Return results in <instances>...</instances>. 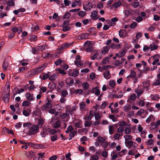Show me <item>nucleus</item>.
Wrapping results in <instances>:
<instances>
[{"instance_id":"nucleus-1","label":"nucleus","mask_w":160,"mask_h":160,"mask_svg":"<svg viewBox=\"0 0 160 160\" xmlns=\"http://www.w3.org/2000/svg\"><path fill=\"white\" fill-rule=\"evenodd\" d=\"M160 58V56L159 54H155L149 58L148 60V62L150 64H151L152 61H153L152 63V64L153 65H156L157 63L159 62Z\"/></svg>"},{"instance_id":"nucleus-2","label":"nucleus","mask_w":160,"mask_h":160,"mask_svg":"<svg viewBox=\"0 0 160 160\" xmlns=\"http://www.w3.org/2000/svg\"><path fill=\"white\" fill-rule=\"evenodd\" d=\"M47 65L48 64L47 63H43L33 69L32 72L34 74L40 73L47 66Z\"/></svg>"},{"instance_id":"nucleus-3","label":"nucleus","mask_w":160,"mask_h":160,"mask_svg":"<svg viewBox=\"0 0 160 160\" xmlns=\"http://www.w3.org/2000/svg\"><path fill=\"white\" fill-rule=\"evenodd\" d=\"M39 128L38 125H34L31 127L29 131V133L30 135L35 134L38 132Z\"/></svg>"},{"instance_id":"nucleus-4","label":"nucleus","mask_w":160,"mask_h":160,"mask_svg":"<svg viewBox=\"0 0 160 160\" xmlns=\"http://www.w3.org/2000/svg\"><path fill=\"white\" fill-rule=\"evenodd\" d=\"M51 102V100L47 99L45 102V104L42 107V109L44 111H46L50 108H51L52 106Z\"/></svg>"},{"instance_id":"nucleus-5","label":"nucleus","mask_w":160,"mask_h":160,"mask_svg":"<svg viewBox=\"0 0 160 160\" xmlns=\"http://www.w3.org/2000/svg\"><path fill=\"white\" fill-rule=\"evenodd\" d=\"M125 143L126 146L128 148H137L138 146V144L135 142H133L132 140L128 141H125Z\"/></svg>"},{"instance_id":"nucleus-6","label":"nucleus","mask_w":160,"mask_h":160,"mask_svg":"<svg viewBox=\"0 0 160 160\" xmlns=\"http://www.w3.org/2000/svg\"><path fill=\"white\" fill-rule=\"evenodd\" d=\"M49 132V127L48 126H44L42 127L41 132L40 135L42 138H45Z\"/></svg>"},{"instance_id":"nucleus-7","label":"nucleus","mask_w":160,"mask_h":160,"mask_svg":"<svg viewBox=\"0 0 160 160\" xmlns=\"http://www.w3.org/2000/svg\"><path fill=\"white\" fill-rule=\"evenodd\" d=\"M84 45L87 52L91 51L93 50L92 45L90 41H87L84 43Z\"/></svg>"},{"instance_id":"nucleus-8","label":"nucleus","mask_w":160,"mask_h":160,"mask_svg":"<svg viewBox=\"0 0 160 160\" xmlns=\"http://www.w3.org/2000/svg\"><path fill=\"white\" fill-rule=\"evenodd\" d=\"M25 97L26 99L29 101H34L35 98L33 96V94L30 92H27L25 94Z\"/></svg>"},{"instance_id":"nucleus-9","label":"nucleus","mask_w":160,"mask_h":160,"mask_svg":"<svg viewBox=\"0 0 160 160\" xmlns=\"http://www.w3.org/2000/svg\"><path fill=\"white\" fill-rule=\"evenodd\" d=\"M158 48L159 46L154 42H152L149 45V48L151 51L156 50Z\"/></svg>"},{"instance_id":"nucleus-10","label":"nucleus","mask_w":160,"mask_h":160,"mask_svg":"<svg viewBox=\"0 0 160 160\" xmlns=\"http://www.w3.org/2000/svg\"><path fill=\"white\" fill-rule=\"evenodd\" d=\"M77 108V107L76 105L70 106L68 108L67 111L70 114H72L73 113V112L76 110Z\"/></svg>"},{"instance_id":"nucleus-11","label":"nucleus","mask_w":160,"mask_h":160,"mask_svg":"<svg viewBox=\"0 0 160 160\" xmlns=\"http://www.w3.org/2000/svg\"><path fill=\"white\" fill-rule=\"evenodd\" d=\"M92 92L93 93H94L95 95L97 96H99L100 92L99 88L98 86H97L93 88L92 89Z\"/></svg>"},{"instance_id":"nucleus-12","label":"nucleus","mask_w":160,"mask_h":160,"mask_svg":"<svg viewBox=\"0 0 160 160\" xmlns=\"http://www.w3.org/2000/svg\"><path fill=\"white\" fill-rule=\"evenodd\" d=\"M98 12L96 11H93L91 14L90 17L93 20H97L99 18L98 15Z\"/></svg>"},{"instance_id":"nucleus-13","label":"nucleus","mask_w":160,"mask_h":160,"mask_svg":"<svg viewBox=\"0 0 160 160\" xmlns=\"http://www.w3.org/2000/svg\"><path fill=\"white\" fill-rule=\"evenodd\" d=\"M124 133L125 134H129L130 133L132 132L131 128V125L129 124L126 125L125 129H124Z\"/></svg>"},{"instance_id":"nucleus-14","label":"nucleus","mask_w":160,"mask_h":160,"mask_svg":"<svg viewBox=\"0 0 160 160\" xmlns=\"http://www.w3.org/2000/svg\"><path fill=\"white\" fill-rule=\"evenodd\" d=\"M142 87L144 89L148 90L150 86V83L148 80H146L143 81L142 83Z\"/></svg>"},{"instance_id":"nucleus-15","label":"nucleus","mask_w":160,"mask_h":160,"mask_svg":"<svg viewBox=\"0 0 160 160\" xmlns=\"http://www.w3.org/2000/svg\"><path fill=\"white\" fill-rule=\"evenodd\" d=\"M144 92V90L141 89L136 88L135 90V92L137 94V98H138Z\"/></svg>"},{"instance_id":"nucleus-16","label":"nucleus","mask_w":160,"mask_h":160,"mask_svg":"<svg viewBox=\"0 0 160 160\" xmlns=\"http://www.w3.org/2000/svg\"><path fill=\"white\" fill-rule=\"evenodd\" d=\"M136 98V94L133 93L129 96V97L127 100V102L131 103L130 101L135 100Z\"/></svg>"},{"instance_id":"nucleus-17","label":"nucleus","mask_w":160,"mask_h":160,"mask_svg":"<svg viewBox=\"0 0 160 160\" xmlns=\"http://www.w3.org/2000/svg\"><path fill=\"white\" fill-rule=\"evenodd\" d=\"M110 49L109 46H105L103 47L101 50V53L102 54H105L107 53Z\"/></svg>"},{"instance_id":"nucleus-18","label":"nucleus","mask_w":160,"mask_h":160,"mask_svg":"<svg viewBox=\"0 0 160 160\" xmlns=\"http://www.w3.org/2000/svg\"><path fill=\"white\" fill-rule=\"evenodd\" d=\"M99 54H100V50H97L94 53V54L92 56L91 58L92 60H94L96 58L97 59H100L101 58V56H99V58H98V57L99 56Z\"/></svg>"},{"instance_id":"nucleus-19","label":"nucleus","mask_w":160,"mask_h":160,"mask_svg":"<svg viewBox=\"0 0 160 160\" xmlns=\"http://www.w3.org/2000/svg\"><path fill=\"white\" fill-rule=\"evenodd\" d=\"M131 106L129 104H127L123 107V110L126 112H128L131 109Z\"/></svg>"},{"instance_id":"nucleus-20","label":"nucleus","mask_w":160,"mask_h":160,"mask_svg":"<svg viewBox=\"0 0 160 160\" xmlns=\"http://www.w3.org/2000/svg\"><path fill=\"white\" fill-rule=\"evenodd\" d=\"M130 73L128 76L127 77V78H134L136 76V73L135 71L132 69H131L130 70Z\"/></svg>"},{"instance_id":"nucleus-21","label":"nucleus","mask_w":160,"mask_h":160,"mask_svg":"<svg viewBox=\"0 0 160 160\" xmlns=\"http://www.w3.org/2000/svg\"><path fill=\"white\" fill-rule=\"evenodd\" d=\"M8 59L6 58L2 64L3 68L5 70H7L8 66Z\"/></svg>"},{"instance_id":"nucleus-22","label":"nucleus","mask_w":160,"mask_h":160,"mask_svg":"<svg viewBox=\"0 0 160 160\" xmlns=\"http://www.w3.org/2000/svg\"><path fill=\"white\" fill-rule=\"evenodd\" d=\"M34 147L38 149L46 148V146L42 144H37L34 145Z\"/></svg>"},{"instance_id":"nucleus-23","label":"nucleus","mask_w":160,"mask_h":160,"mask_svg":"<svg viewBox=\"0 0 160 160\" xmlns=\"http://www.w3.org/2000/svg\"><path fill=\"white\" fill-rule=\"evenodd\" d=\"M45 122L44 119L41 118H39L38 121V126L40 127H42Z\"/></svg>"},{"instance_id":"nucleus-24","label":"nucleus","mask_w":160,"mask_h":160,"mask_svg":"<svg viewBox=\"0 0 160 160\" xmlns=\"http://www.w3.org/2000/svg\"><path fill=\"white\" fill-rule=\"evenodd\" d=\"M103 76L104 78L107 79H109L111 77V74L108 71L106 70L103 73Z\"/></svg>"},{"instance_id":"nucleus-25","label":"nucleus","mask_w":160,"mask_h":160,"mask_svg":"<svg viewBox=\"0 0 160 160\" xmlns=\"http://www.w3.org/2000/svg\"><path fill=\"white\" fill-rule=\"evenodd\" d=\"M150 97L153 100L158 101L159 99V95L158 94H151Z\"/></svg>"},{"instance_id":"nucleus-26","label":"nucleus","mask_w":160,"mask_h":160,"mask_svg":"<svg viewBox=\"0 0 160 160\" xmlns=\"http://www.w3.org/2000/svg\"><path fill=\"white\" fill-rule=\"evenodd\" d=\"M125 53V52L124 50H121L120 51H119L118 53H116L115 54V55L116 56L119 57H121L123 56Z\"/></svg>"},{"instance_id":"nucleus-27","label":"nucleus","mask_w":160,"mask_h":160,"mask_svg":"<svg viewBox=\"0 0 160 160\" xmlns=\"http://www.w3.org/2000/svg\"><path fill=\"white\" fill-rule=\"evenodd\" d=\"M9 93H7L5 94L3 97V100L5 103H7L9 101Z\"/></svg>"},{"instance_id":"nucleus-28","label":"nucleus","mask_w":160,"mask_h":160,"mask_svg":"<svg viewBox=\"0 0 160 160\" xmlns=\"http://www.w3.org/2000/svg\"><path fill=\"white\" fill-rule=\"evenodd\" d=\"M79 105L80 109L83 110L85 109L86 108V103L82 101L79 102Z\"/></svg>"},{"instance_id":"nucleus-29","label":"nucleus","mask_w":160,"mask_h":160,"mask_svg":"<svg viewBox=\"0 0 160 160\" xmlns=\"http://www.w3.org/2000/svg\"><path fill=\"white\" fill-rule=\"evenodd\" d=\"M112 49H118L121 47L120 44H115L112 43L110 45Z\"/></svg>"},{"instance_id":"nucleus-30","label":"nucleus","mask_w":160,"mask_h":160,"mask_svg":"<svg viewBox=\"0 0 160 160\" xmlns=\"http://www.w3.org/2000/svg\"><path fill=\"white\" fill-rule=\"evenodd\" d=\"M138 131L141 132V134H145V132L143 130V128L141 127V125H138Z\"/></svg>"},{"instance_id":"nucleus-31","label":"nucleus","mask_w":160,"mask_h":160,"mask_svg":"<svg viewBox=\"0 0 160 160\" xmlns=\"http://www.w3.org/2000/svg\"><path fill=\"white\" fill-rule=\"evenodd\" d=\"M123 138L125 139V141H130L132 139V136L130 135H125Z\"/></svg>"},{"instance_id":"nucleus-32","label":"nucleus","mask_w":160,"mask_h":160,"mask_svg":"<svg viewBox=\"0 0 160 160\" xmlns=\"http://www.w3.org/2000/svg\"><path fill=\"white\" fill-rule=\"evenodd\" d=\"M154 120V118L153 116L152 115H151L146 120V122L147 123H149L150 121H153Z\"/></svg>"},{"instance_id":"nucleus-33","label":"nucleus","mask_w":160,"mask_h":160,"mask_svg":"<svg viewBox=\"0 0 160 160\" xmlns=\"http://www.w3.org/2000/svg\"><path fill=\"white\" fill-rule=\"evenodd\" d=\"M125 30L124 29L120 30L119 31V36L122 38H123L124 37L125 34Z\"/></svg>"},{"instance_id":"nucleus-34","label":"nucleus","mask_w":160,"mask_h":160,"mask_svg":"<svg viewBox=\"0 0 160 160\" xmlns=\"http://www.w3.org/2000/svg\"><path fill=\"white\" fill-rule=\"evenodd\" d=\"M114 126H109V133L110 134H112L114 132Z\"/></svg>"},{"instance_id":"nucleus-35","label":"nucleus","mask_w":160,"mask_h":160,"mask_svg":"<svg viewBox=\"0 0 160 160\" xmlns=\"http://www.w3.org/2000/svg\"><path fill=\"white\" fill-rule=\"evenodd\" d=\"M108 83L110 86L112 88H113L114 87L116 84L115 81L113 80H110Z\"/></svg>"},{"instance_id":"nucleus-36","label":"nucleus","mask_w":160,"mask_h":160,"mask_svg":"<svg viewBox=\"0 0 160 160\" xmlns=\"http://www.w3.org/2000/svg\"><path fill=\"white\" fill-rule=\"evenodd\" d=\"M61 126L60 122L59 121L56 122L53 124L52 127L53 128H57Z\"/></svg>"},{"instance_id":"nucleus-37","label":"nucleus","mask_w":160,"mask_h":160,"mask_svg":"<svg viewBox=\"0 0 160 160\" xmlns=\"http://www.w3.org/2000/svg\"><path fill=\"white\" fill-rule=\"evenodd\" d=\"M137 152V150L135 148L130 150L129 151L128 154L129 155H134Z\"/></svg>"},{"instance_id":"nucleus-38","label":"nucleus","mask_w":160,"mask_h":160,"mask_svg":"<svg viewBox=\"0 0 160 160\" xmlns=\"http://www.w3.org/2000/svg\"><path fill=\"white\" fill-rule=\"evenodd\" d=\"M59 130H56V129H50L49 128V132L50 134L53 135L54 134L60 131Z\"/></svg>"},{"instance_id":"nucleus-39","label":"nucleus","mask_w":160,"mask_h":160,"mask_svg":"<svg viewBox=\"0 0 160 160\" xmlns=\"http://www.w3.org/2000/svg\"><path fill=\"white\" fill-rule=\"evenodd\" d=\"M152 86H160V82L159 81V80H158V79H156L152 83Z\"/></svg>"},{"instance_id":"nucleus-40","label":"nucleus","mask_w":160,"mask_h":160,"mask_svg":"<svg viewBox=\"0 0 160 160\" xmlns=\"http://www.w3.org/2000/svg\"><path fill=\"white\" fill-rule=\"evenodd\" d=\"M14 89L17 93L20 94L24 91V89L23 88H20L19 89L18 88H15Z\"/></svg>"},{"instance_id":"nucleus-41","label":"nucleus","mask_w":160,"mask_h":160,"mask_svg":"<svg viewBox=\"0 0 160 160\" xmlns=\"http://www.w3.org/2000/svg\"><path fill=\"white\" fill-rule=\"evenodd\" d=\"M109 66H104L102 67L99 66L98 68V70L102 72L103 70L106 69Z\"/></svg>"},{"instance_id":"nucleus-42","label":"nucleus","mask_w":160,"mask_h":160,"mask_svg":"<svg viewBox=\"0 0 160 160\" xmlns=\"http://www.w3.org/2000/svg\"><path fill=\"white\" fill-rule=\"evenodd\" d=\"M109 58L108 57H106L104 58L102 62V64L103 65H105L108 64V62H109Z\"/></svg>"},{"instance_id":"nucleus-43","label":"nucleus","mask_w":160,"mask_h":160,"mask_svg":"<svg viewBox=\"0 0 160 160\" xmlns=\"http://www.w3.org/2000/svg\"><path fill=\"white\" fill-rule=\"evenodd\" d=\"M121 2L120 1H118L113 4L112 6L113 7L118 8L121 5Z\"/></svg>"},{"instance_id":"nucleus-44","label":"nucleus","mask_w":160,"mask_h":160,"mask_svg":"<svg viewBox=\"0 0 160 160\" xmlns=\"http://www.w3.org/2000/svg\"><path fill=\"white\" fill-rule=\"evenodd\" d=\"M108 104L107 101H103L101 105V108H104L106 106H107Z\"/></svg>"},{"instance_id":"nucleus-45","label":"nucleus","mask_w":160,"mask_h":160,"mask_svg":"<svg viewBox=\"0 0 160 160\" xmlns=\"http://www.w3.org/2000/svg\"><path fill=\"white\" fill-rule=\"evenodd\" d=\"M124 131V128L123 127H119L117 129V132L118 133H122Z\"/></svg>"},{"instance_id":"nucleus-46","label":"nucleus","mask_w":160,"mask_h":160,"mask_svg":"<svg viewBox=\"0 0 160 160\" xmlns=\"http://www.w3.org/2000/svg\"><path fill=\"white\" fill-rule=\"evenodd\" d=\"M78 15L80 17H84L86 15V12L84 11H80L78 12Z\"/></svg>"},{"instance_id":"nucleus-47","label":"nucleus","mask_w":160,"mask_h":160,"mask_svg":"<svg viewBox=\"0 0 160 160\" xmlns=\"http://www.w3.org/2000/svg\"><path fill=\"white\" fill-rule=\"evenodd\" d=\"M75 126L76 128H80L82 127L81 122L80 121H78L75 124Z\"/></svg>"},{"instance_id":"nucleus-48","label":"nucleus","mask_w":160,"mask_h":160,"mask_svg":"<svg viewBox=\"0 0 160 160\" xmlns=\"http://www.w3.org/2000/svg\"><path fill=\"white\" fill-rule=\"evenodd\" d=\"M30 102L29 101H24L23 102L22 105L23 106L28 107L31 104Z\"/></svg>"},{"instance_id":"nucleus-49","label":"nucleus","mask_w":160,"mask_h":160,"mask_svg":"<svg viewBox=\"0 0 160 160\" xmlns=\"http://www.w3.org/2000/svg\"><path fill=\"white\" fill-rule=\"evenodd\" d=\"M7 4L9 6H14L15 3L13 1L10 0L8 1Z\"/></svg>"},{"instance_id":"nucleus-50","label":"nucleus","mask_w":160,"mask_h":160,"mask_svg":"<svg viewBox=\"0 0 160 160\" xmlns=\"http://www.w3.org/2000/svg\"><path fill=\"white\" fill-rule=\"evenodd\" d=\"M55 87V85L53 83H49L48 88L50 89V92L52 91Z\"/></svg>"},{"instance_id":"nucleus-51","label":"nucleus","mask_w":160,"mask_h":160,"mask_svg":"<svg viewBox=\"0 0 160 160\" xmlns=\"http://www.w3.org/2000/svg\"><path fill=\"white\" fill-rule=\"evenodd\" d=\"M123 94L121 92H119L117 94L114 95V97L116 98H120L122 97Z\"/></svg>"},{"instance_id":"nucleus-52","label":"nucleus","mask_w":160,"mask_h":160,"mask_svg":"<svg viewBox=\"0 0 160 160\" xmlns=\"http://www.w3.org/2000/svg\"><path fill=\"white\" fill-rule=\"evenodd\" d=\"M118 125L120 127H123V126H126V123L124 121H122L118 122Z\"/></svg>"},{"instance_id":"nucleus-53","label":"nucleus","mask_w":160,"mask_h":160,"mask_svg":"<svg viewBox=\"0 0 160 160\" xmlns=\"http://www.w3.org/2000/svg\"><path fill=\"white\" fill-rule=\"evenodd\" d=\"M63 31L64 32L68 31L70 30V28L68 26H63Z\"/></svg>"},{"instance_id":"nucleus-54","label":"nucleus","mask_w":160,"mask_h":160,"mask_svg":"<svg viewBox=\"0 0 160 160\" xmlns=\"http://www.w3.org/2000/svg\"><path fill=\"white\" fill-rule=\"evenodd\" d=\"M82 86L84 90H85L88 89L89 87V85L87 82H84L82 84Z\"/></svg>"},{"instance_id":"nucleus-55","label":"nucleus","mask_w":160,"mask_h":160,"mask_svg":"<svg viewBox=\"0 0 160 160\" xmlns=\"http://www.w3.org/2000/svg\"><path fill=\"white\" fill-rule=\"evenodd\" d=\"M111 156L112 159H114L117 158L118 155L114 152H112L111 153Z\"/></svg>"},{"instance_id":"nucleus-56","label":"nucleus","mask_w":160,"mask_h":160,"mask_svg":"<svg viewBox=\"0 0 160 160\" xmlns=\"http://www.w3.org/2000/svg\"><path fill=\"white\" fill-rule=\"evenodd\" d=\"M74 92L77 94H81L82 93L83 91L81 89H78L75 90Z\"/></svg>"},{"instance_id":"nucleus-57","label":"nucleus","mask_w":160,"mask_h":160,"mask_svg":"<svg viewBox=\"0 0 160 160\" xmlns=\"http://www.w3.org/2000/svg\"><path fill=\"white\" fill-rule=\"evenodd\" d=\"M87 8L88 10H91L93 7V5L92 3L90 2H88L86 4Z\"/></svg>"},{"instance_id":"nucleus-58","label":"nucleus","mask_w":160,"mask_h":160,"mask_svg":"<svg viewBox=\"0 0 160 160\" xmlns=\"http://www.w3.org/2000/svg\"><path fill=\"white\" fill-rule=\"evenodd\" d=\"M139 105L141 107H143L145 105V102L143 100H141L138 102Z\"/></svg>"},{"instance_id":"nucleus-59","label":"nucleus","mask_w":160,"mask_h":160,"mask_svg":"<svg viewBox=\"0 0 160 160\" xmlns=\"http://www.w3.org/2000/svg\"><path fill=\"white\" fill-rule=\"evenodd\" d=\"M70 13L69 12L66 13L63 16V19H68L70 17Z\"/></svg>"},{"instance_id":"nucleus-60","label":"nucleus","mask_w":160,"mask_h":160,"mask_svg":"<svg viewBox=\"0 0 160 160\" xmlns=\"http://www.w3.org/2000/svg\"><path fill=\"white\" fill-rule=\"evenodd\" d=\"M79 2H81V1L79 0L78 1L75 0L74 2L72 3L71 5L72 7L74 8L77 5V4Z\"/></svg>"},{"instance_id":"nucleus-61","label":"nucleus","mask_w":160,"mask_h":160,"mask_svg":"<svg viewBox=\"0 0 160 160\" xmlns=\"http://www.w3.org/2000/svg\"><path fill=\"white\" fill-rule=\"evenodd\" d=\"M95 118L96 120H98L100 119L101 118L102 116L98 113H95Z\"/></svg>"},{"instance_id":"nucleus-62","label":"nucleus","mask_w":160,"mask_h":160,"mask_svg":"<svg viewBox=\"0 0 160 160\" xmlns=\"http://www.w3.org/2000/svg\"><path fill=\"white\" fill-rule=\"evenodd\" d=\"M142 34L140 32H138L136 36V38L137 40H138L139 38H141L142 36Z\"/></svg>"},{"instance_id":"nucleus-63","label":"nucleus","mask_w":160,"mask_h":160,"mask_svg":"<svg viewBox=\"0 0 160 160\" xmlns=\"http://www.w3.org/2000/svg\"><path fill=\"white\" fill-rule=\"evenodd\" d=\"M137 23L136 22H133L130 25V27L131 28L134 29L137 26Z\"/></svg>"},{"instance_id":"nucleus-64","label":"nucleus","mask_w":160,"mask_h":160,"mask_svg":"<svg viewBox=\"0 0 160 160\" xmlns=\"http://www.w3.org/2000/svg\"><path fill=\"white\" fill-rule=\"evenodd\" d=\"M90 159L92 160H98V157L97 155H92L90 157Z\"/></svg>"}]
</instances>
